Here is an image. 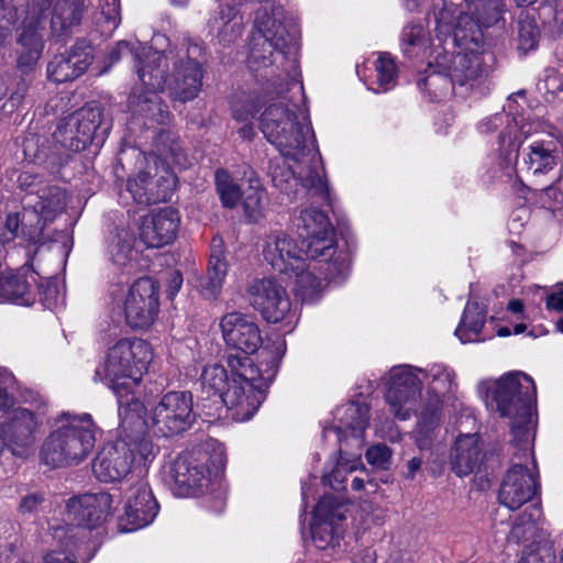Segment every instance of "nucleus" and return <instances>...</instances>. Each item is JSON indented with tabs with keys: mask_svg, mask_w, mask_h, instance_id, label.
I'll return each mask as SVG.
<instances>
[{
	"mask_svg": "<svg viewBox=\"0 0 563 563\" xmlns=\"http://www.w3.org/2000/svg\"><path fill=\"white\" fill-rule=\"evenodd\" d=\"M38 291L43 296L42 299L46 307L52 309L54 306H56L59 296L56 280L47 279L45 284H40Z\"/></svg>",
	"mask_w": 563,
	"mask_h": 563,
	"instance_id": "58",
	"label": "nucleus"
},
{
	"mask_svg": "<svg viewBox=\"0 0 563 563\" xmlns=\"http://www.w3.org/2000/svg\"><path fill=\"white\" fill-rule=\"evenodd\" d=\"M423 385H427L430 400L424 405L415 431L416 443L421 451L431 449L440 431L442 397L453 393L457 384L455 372L448 365L435 363L423 369Z\"/></svg>",
	"mask_w": 563,
	"mask_h": 563,
	"instance_id": "11",
	"label": "nucleus"
},
{
	"mask_svg": "<svg viewBox=\"0 0 563 563\" xmlns=\"http://www.w3.org/2000/svg\"><path fill=\"white\" fill-rule=\"evenodd\" d=\"M133 245V234L128 229H117L108 244V254L110 260L115 265L124 266L131 260Z\"/></svg>",
	"mask_w": 563,
	"mask_h": 563,
	"instance_id": "43",
	"label": "nucleus"
},
{
	"mask_svg": "<svg viewBox=\"0 0 563 563\" xmlns=\"http://www.w3.org/2000/svg\"><path fill=\"white\" fill-rule=\"evenodd\" d=\"M541 518L542 511L539 506L526 509L514 523L509 532L508 542L520 543L542 538L543 531L539 528Z\"/></svg>",
	"mask_w": 563,
	"mask_h": 563,
	"instance_id": "38",
	"label": "nucleus"
},
{
	"mask_svg": "<svg viewBox=\"0 0 563 563\" xmlns=\"http://www.w3.org/2000/svg\"><path fill=\"white\" fill-rule=\"evenodd\" d=\"M36 180H37V176L32 175L29 172L22 173L19 176V178H18V181H19L20 186L22 188H25V189H27V188L32 187L33 185H35Z\"/></svg>",
	"mask_w": 563,
	"mask_h": 563,
	"instance_id": "64",
	"label": "nucleus"
},
{
	"mask_svg": "<svg viewBox=\"0 0 563 563\" xmlns=\"http://www.w3.org/2000/svg\"><path fill=\"white\" fill-rule=\"evenodd\" d=\"M183 285V277L178 272H173L169 276V283L167 288V297L173 298Z\"/></svg>",
	"mask_w": 563,
	"mask_h": 563,
	"instance_id": "61",
	"label": "nucleus"
},
{
	"mask_svg": "<svg viewBox=\"0 0 563 563\" xmlns=\"http://www.w3.org/2000/svg\"><path fill=\"white\" fill-rule=\"evenodd\" d=\"M422 465V459L415 456L407 463L406 478L413 479L416 474L420 471Z\"/></svg>",
	"mask_w": 563,
	"mask_h": 563,
	"instance_id": "62",
	"label": "nucleus"
},
{
	"mask_svg": "<svg viewBox=\"0 0 563 563\" xmlns=\"http://www.w3.org/2000/svg\"><path fill=\"white\" fill-rule=\"evenodd\" d=\"M216 186L222 205L227 208H233L241 198V191L236 184L233 183L229 173L219 169L216 173Z\"/></svg>",
	"mask_w": 563,
	"mask_h": 563,
	"instance_id": "45",
	"label": "nucleus"
},
{
	"mask_svg": "<svg viewBox=\"0 0 563 563\" xmlns=\"http://www.w3.org/2000/svg\"><path fill=\"white\" fill-rule=\"evenodd\" d=\"M99 7L109 31L114 30L120 22V0H99Z\"/></svg>",
	"mask_w": 563,
	"mask_h": 563,
	"instance_id": "54",
	"label": "nucleus"
},
{
	"mask_svg": "<svg viewBox=\"0 0 563 563\" xmlns=\"http://www.w3.org/2000/svg\"><path fill=\"white\" fill-rule=\"evenodd\" d=\"M110 297L122 308L126 323L133 329H147L159 311L158 285L150 277L137 279L126 291L122 285H115Z\"/></svg>",
	"mask_w": 563,
	"mask_h": 563,
	"instance_id": "12",
	"label": "nucleus"
},
{
	"mask_svg": "<svg viewBox=\"0 0 563 563\" xmlns=\"http://www.w3.org/2000/svg\"><path fill=\"white\" fill-rule=\"evenodd\" d=\"M465 12H459L457 8L446 0H434L432 4V14L440 33L450 34L453 32L455 42V31L462 15H468L478 27H487L499 19V11L496 0H464Z\"/></svg>",
	"mask_w": 563,
	"mask_h": 563,
	"instance_id": "18",
	"label": "nucleus"
},
{
	"mask_svg": "<svg viewBox=\"0 0 563 563\" xmlns=\"http://www.w3.org/2000/svg\"><path fill=\"white\" fill-rule=\"evenodd\" d=\"M112 497L110 494L101 492L97 494H85L74 497L67 503V518L76 527L56 528L54 538L64 542L76 541L86 538L84 530H92L100 527L111 515Z\"/></svg>",
	"mask_w": 563,
	"mask_h": 563,
	"instance_id": "13",
	"label": "nucleus"
},
{
	"mask_svg": "<svg viewBox=\"0 0 563 563\" xmlns=\"http://www.w3.org/2000/svg\"><path fill=\"white\" fill-rule=\"evenodd\" d=\"M335 453L339 454V456L334 462H331L329 465L330 471L324 472L322 479L331 488L341 490L345 488L346 475L357 471L362 465V454H358L354 459L352 455L353 449L343 444H339V450H336Z\"/></svg>",
	"mask_w": 563,
	"mask_h": 563,
	"instance_id": "34",
	"label": "nucleus"
},
{
	"mask_svg": "<svg viewBox=\"0 0 563 563\" xmlns=\"http://www.w3.org/2000/svg\"><path fill=\"white\" fill-rule=\"evenodd\" d=\"M481 448L476 434L460 435L451 452V468L460 477L470 475L477 467Z\"/></svg>",
	"mask_w": 563,
	"mask_h": 563,
	"instance_id": "32",
	"label": "nucleus"
},
{
	"mask_svg": "<svg viewBox=\"0 0 563 563\" xmlns=\"http://www.w3.org/2000/svg\"><path fill=\"white\" fill-rule=\"evenodd\" d=\"M538 477L521 463H516L506 473L499 487L498 500L510 510H517L537 495Z\"/></svg>",
	"mask_w": 563,
	"mask_h": 563,
	"instance_id": "26",
	"label": "nucleus"
},
{
	"mask_svg": "<svg viewBox=\"0 0 563 563\" xmlns=\"http://www.w3.org/2000/svg\"><path fill=\"white\" fill-rule=\"evenodd\" d=\"M220 327L227 345L243 354H228V368L220 364L207 365L201 373V385L220 397L233 420L246 421L264 399L260 369L249 356L261 346V332L257 324L241 312L224 314Z\"/></svg>",
	"mask_w": 563,
	"mask_h": 563,
	"instance_id": "2",
	"label": "nucleus"
},
{
	"mask_svg": "<svg viewBox=\"0 0 563 563\" xmlns=\"http://www.w3.org/2000/svg\"><path fill=\"white\" fill-rule=\"evenodd\" d=\"M155 150L150 155L139 153L140 163L152 161L158 170L161 164L162 175L153 179L150 172H140L128 179V191L139 205H151L166 201L170 198L176 185L174 167H185V155L178 143L177 136L169 130H162L155 137Z\"/></svg>",
	"mask_w": 563,
	"mask_h": 563,
	"instance_id": "4",
	"label": "nucleus"
},
{
	"mask_svg": "<svg viewBox=\"0 0 563 563\" xmlns=\"http://www.w3.org/2000/svg\"><path fill=\"white\" fill-rule=\"evenodd\" d=\"M422 373V368L406 364L389 371L385 400L397 419L407 420L416 412L423 387Z\"/></svg>",
	"mask_w": 563,
	"mask_h": 563,
	"instance_id": "15",
	"label": "nucleus"
},
{
	"mask_svg": "<svg viewBox=\"0 0 563 563\" xmlns=\"http://www.w3.org/2000/svg\"><path fill=\"white\" fill-rule=\"evenodd\" d=\"M101 109L85 107L68 115L57 126L55 139L65 147L79 152L87 147L101 124Z\"/></svg>",
	"mask_w": 563,
	"mask_h": 563,
	"instance_id": "24",
	"label": "nucleus"
},
{
	"mask_svg": "<svg viewBox=\"0 0 563 563\" xmlns=\"http://www.w3.org/2000/svg\"><path fill=\"white\" fill-rule=\"evenodd\" d=\"M65 203V191L57 186H49L41 189L38 200L34 203L33 209L46 224L64 210Z\"/></svg>",
	"mask_w": 563,
	"mask_h": 563,
	"instance_id": "39",
	"label": "nucleus"
},
{
	"mask_svg": "<svg viewBox=\"0 0 563 563\" xmlns=\"http://www.w3.org/2000/svg\"><path fill=\"white\" fill-rule=\"evenodd\" d=\"M131 394L123 391L121 396H117L120 419L119 428L121 430L119 439H128L129 441L146 438L144 435L146 424L144 420V406L134 397L124 400Z\"/></svg>",
	"mask_w": 563,
	"mask_h": 563,
	"instance_id": "31",
	"label": "nucleus"
},
{
	"mask_svg": "<svg viewBox=\"0 0 563 563\" xmlns=\"http://www.w3.org/2000/svg\"><path fill=\"white\" fill-rule=\"evenodd\" d=\"M42 500V496L37 494L27 495L22 499L20 510L22 512H33L37 509Z\"/></svg>",
	"mask_w": 563,
	"mask_h": 563,
	"instance_id": "59",
	"label": "nucleus"
},
{
	"mask_svg": "<svg viewBox=\"0 0 563 563\" xmlns=\"http://www.w3.org/2000/svg\"><path fill=\"white\" fill-rule=\"evenodd\" d=\"M486 320V310L477 302L468 300L464 309L455 335L462 343L478 342L481 331Z\"/></svg>",
	"mask_w": 563,
	"mask_h": 563,
	"instance_id": "36",
	"label": "nucleus"
},
{
	"mask_svg": "<svg viewBox=\"0 0 563 563\" xmlns=\"http://www.w3.org/2000/svg\"><path fill=\"white\" fill-rule=\"evenodd\" d=\"M343 505L331 495L323 496L313 510L311 536L319 549L334 547L339 542V522L345 519Z\"/></svg>",
	"mask_w": 563,
	"mask_h": 563,
	"instance_id": "25",
	"label": "nucleus"
},
{
	"mask_svg": "<svg viewBox=\"0 0 563 563\" xmlns=\"http://www.w3.org/2000/svg\"><path fill=\"white\" fill-rule=\"evenodd\" d=\"M153 358L151 345L141 339L124 338L109 347L95 372L96 382L106 383L117 396L133 393Z\"/></svg>",
	"mask_w": 563,
	"mask_h": 563,
	"instance_id": "7",
	"label": "nucleus"
},
{
	"mask_svg": "<svg viewBox=\"0 0 563 563\" xmlns=\"http://www.w3.org/2000/svg\"><path fill=\"white\" fill-rule=\"evenodd\" d=\"M485 390L486 405L495 407L501 418L508 419L511 443L522 457L532 456V444L537 431V386L523 372L506 373L496 380L481 384Z\"/></svg>",
	"mask_w": 563,
	"mask_h": 563,
	"instance_id": "3",
	"label": "nucleus"
},
{
	"mask_svg": "<svg viewBox=\"0 0 563 563\" xmlns=\"http://www.w3.org/2000/svg\"><path fill=\"white\" fill-rule=\"evenodd\" d=\"M376 80L383 91L395 86L397 68L395 60L388 54H380L375 63Z\"/></svg>",
	"mask_w": 563,
	"mask_h": 563,
	"instance_id": "47",
	"label": "nucleus"
},
{
	"mask_svg": "<svg viewBox=\"0 0 563 563\" xmlns=\"http://www.w3.org/2000/svg\"><path fill=\"white\" fill-rule=\"evenodd\" d=\"M36 283L35 273H30L29 276L8 275L0 276V299L12 301L23 306H30L34 301V296L31 291V283Z\"/></svg>",
	"mask_w": 563,
	"mask_h": 563,
	"instance_id": "35",
	"label": "nucleus"
},
{
	"mask_svg": "<svg viewBox=\"0 0 563 563\" xmlns=\"http://www.w3.org/2000/svg\"><path fill=\"white\" fill-rule=\"evenodd\" d=\"M252 306L262 314L268 323H277L282 320L279 308V283L275 278L256 280L250 287Z\"/></svg>",
	"mask_w": 563,
	"mask_h": 563,
	"instance_id": "30",
	"label": "nucleus"
},
{
	"mask_svg": "<svg viewBox=\"0 0 563 563\" xmlns=\"http://www.w3.org/2000/svg\"><path fill=\"white\" fill-rule=\"evenodd\" d=\"M146 60L136 54L139 60L137 75L147 90L134 91L129 98V110L133 119L142 120L147 128L155 124H166L169 120L167 107L163 104L158 95L166 84V58L157 51L144 48Z\"/></svg>",
	"mask_w": 563,
	"mask_h": 563,
	"instance_id": "9",
	"label": "nucleus"
},
{
	"mask_svg": "<svg viewBox=\"0 0 563 563\" xmlns=\"http://www.w3.org/2000/svg\"><path fill=\"white\" fill-rule=\"evenodd\" d=\"M426 32L421 24H408L401 32V45L406 54L410 47L420 46L424 43Z\"/></svg>",
	"mask_w": 563,
	"mask_h": 563,
	"instance_id": "51",
	"label": "nucleus"
},
{
	"mask_svg": "<svg viewBox=\"0 0 563 563\" xmlns=\"http://www.w3.org/2000/svg\"><path fill=\"white\" fill-rule=\"evenodd\" d=\"M1 424L8 449L14 456L27 459L34 453L36 432L42 424L38 415L27 408H13Z\"/></svg>",
	"mask_w": 563,
	"mask_h": 563,
	"instance_id": "20",
	"label": "nucleus"
},
{
	"mask_svg": "<svg viewBox=\"0 0 563 563\" xmlns=\"http://www.w3.org/2000/svg\"><path fill=\"white\" fill-rule=\"evenodd\" d=\"M455 43L464 47L463 53H457L445 65V57L439 65L443 71H448L453 89L462 97L479 86L488 76L495 60L492 52L484 45L482 30L468 15H462L455 31Z\"/></svg>",
	"mask_w": 563,
	"mask_h": 563,
	"instance_id": "5",
	"label": "nucleus"
},
{
	"mask_svg": "<svg viewBox=\"0 0 563 563\" xmlns=\"http://www.w3.org/2000/svg\"><path fill=\"white\" fill-rule=\"evenodd\" d=\"M180 223L179 213L172 207L153 210L140 224V239L147 247H162L174 241Z\"/></svg>",
	"mask_w": 563,
	"mask_h": 563,
	"instance_id": "27",
	"label": "nucleus"
},
{
	"mask_svg": "<svg viewBox=\"0 0 563 563\" xmlns=\"http://www.w3.org/2000/svg\"><path fill=\"white\" fill-rule=\"evenodd\" d=\"M154 457V446L150 438L133 441L118 439L102 446L93 460L92 471L101 482H117L124 478L133 465L140 467L142 474Z\"/></svg>",
	"mask_w": 563,
	"mask_h": 563,
	"instance_id": "10",
	"label": "nucleus"
},
{
	"mask_svg": "<svg viewBox=\"0 0 563 563\" xmlns=\"http://www.w3.org/2000/svg\"><path fill=\"white\" fill-rule=\"evenodd\" d=\"M262 195L257 187L251 186L250 192L243 199V208L250 220H256L261 213Z\"/></svg>",
	"mask_w": 563,
	"mask_h": 563,
	"instance_id": "56",
	"label": "nucleus"
},
{
	"mask_svg": "<svg viewBox=\"0 0 563 563\" xmlns=\"http://www.w3.org/2000/svg\"><path fill=\"white\" fill-rule=\"evenodd\" d=\"M157 512L158 504L148 483L144 478H140L124 493L123 512L119 516V528L124 532L142 529L153 522Z\"/></svg>",
	"mask_w": 563,
	"mask_h": 563,
	"instance_id": "19",
	"label": "nucleus"
},
{
	"mask_svg": "<svg viewBox=\"0 0 563 563\" xmlns=\"http://www.w3.org/2000/svg\"><path fill=\"white\" fill-rule=\"evenodd\" d=\"M367 462L377 468H387L389 465L391 452L385 444H376L366 451Z\"/></svg>",
	"mask_w": 563,
	"mask_h": 563,
	"instance_id": "52",
	"label": "nucleus"
},
{
	"mask_svg": "<svg viewBox=\"0 0 563 563\" xmlns=\"http://www.w3.org/2000/svg\"><path fill=\"white\" fill-rule=\"evenodd\" d=\"M298 241L309 239L334 229L328 216L318 209L307 208L300 212L296 223Z\"/></svg>",
	"mask_w": 563,
	"mask_h": 563,
	"instance_id": "42",
	"label": "nucleus"
},
{
	"mask_svg": "<svg viewBox=\"0 0 563 563\" xmlns=\"http://www.w3.org/2000/svg\"><path fill=\"white\" fill-rule=\"evenodd\" d=\"M228 271L221 250V241L213 240L207 275L201 278L198 288L206 299H214L223 285Z\"/></svg>",
	"mask_w": 563,
	"mask_h": 563,
	"instance_id": "33",
	"label": "nucleus"
},
{
	"mask_svg": "<svg viewBox=\"0 0 563 563\" xmlns=\"http://www.w3.org/2000/svg\"><path fill=\"white\" fill-rule=\"evenodd\" d=\"M225 462V448L214 439H209L178 456L170 466L176 494L183 497L202 494L224 467Z\"/></svg>",
	"mask_w": 563,
	"mask_h": 563,
	"instance_id": "8",
	"label": "nucleus"
},
{
	"mask_svg": "<svg viewBox=\"0 0 563 563\" xmlns=\"http://www.w3.org/2000/svg\"><path fill=\"white\" fill-rule=\"evenodd\" d=\"M279 99V91H276L274 96L269 98L272 103L267 104L261 114L260 126L266 140L274 145L278 152H282V134L279 131L282 110ZM267 102L268 100L265 99V103Z\"/></svg>",
	"mask_w": 563,
	"mask_h": 563,
	"instance_id": "41",
	"label": "nucleus"
},
{
	"mask_svg": "<svg viewBox=\"0 0 563 563\" xmlns=\"http://www.w3.org/2000/svg\"><path fill=\"white\" fill-rule=\"evenodd\" d=\"M561 161L558 141L551 136L534 140L527 147L523 162L536 179L551 173Z\"/></svg>",
	"mask_w": 563,
	"mask_h": 563,
	"instance_id": "29",
	"label": "nucleus"
},
{
	"mask_svg": "<svg viewBox=\"0 0 563 563\" xmlns=\"http://www.w3.org/2000/svg\"><path fill=\"white\" fill-rule=\"evenodd\" d=\"M441 73H431L427 76L421 82L420 86H423L426 90L429 91L430 96L433 97L434 100L440 101L450 93H457V89L452 88L451 78L448 76V71Z\"/></svg>",
	"mask_w": 563,
	"mask_h": 563,
	"instance_id": "46",
	"label": "nucleus"
},
{
	"mask_svg": "<svg viewBox=\"0 0 563 563\" xmlns=\"http://www.w3.org/2000/svg\"><path fill=\"white\" fill-rule=\"evenodd\" d=\"M97 432L89 413L62 412L42 443L40 459L52 467L78 464L92 452Z\"/></svg>",
	"mask_w": 563,
	"mask_h": 563,
	"instance_id": "6",
	"label": "nucleus"
},
{
	"mask_svg": "<svg viewBox=\"0 0 563 563\" xmlns=\"http://www.w3.org/2000/svg\"><path fill=\"white\" fill-rule=\"evenodd\" d=\"M555 551L550 542L538 543L534 550L526 549L518 563H554Z\"/></svg>",
	"mask_w": 563,
	"mask_h": 563,
	"instance_id": "49",
	"label": "nucleus"
},
{
	"mask_svg": "<svg viewBox=\"0 0 563 563\" xmlns=\"http://www.w3.org/2000/svg\"><path fill=\"white\" fill-rule=\"evenodd\" d=\"M539 89L544 92L548 101H563V74L553 68L547 69Z\"/></svg>",
	"mask_w": 563,
	"mask_h": 563,
	"instance_id": "48",
	"label": "nucleus"
},
{
	"mask_svg": "<svg viewBox=\"0 0 563 563\" xmlns=\"http://www.w3.org/2000/svg\"><path fill=\"white\" fill-rule=\"evenodd\" d=\"M82 15L81 0H56L51 11V29L60 35L77 25Z\"/></svg>",
	"mask_w": 563,
	"mask_h": 563,
	"instance_id": "37",
	"label": "nucleus"
},
{
	"mask_svg": "<svg viewBox=\"0 0 563 563\" xmlns=\"http://www.w3.org/2000/svg\"><path fill=\"white\" fill-rule=\"evenodd\" d=\"M300 27L295 18L284 16V46L292 56L287 88H284V177L286 172L299 184L309 199L332 205L321 154L316 144L309 119L307 99L300 79L297 55L300 49Z\"/></svg>",
	"mask_w": 563,
	"mask_h": 563,
	"instance_id": "1",
	"label": "nucleus"
},
{
	"mask_svg": "<svg viewBox=\"0 0 563 563\" xmlns=\"http://www.w3.org/2000/svg\"><path fill=\"white\" fill-rule=\"evenodd\" d=\"M154 433L172 437L188 430L195 421L192 395L189 391H168L151 409Z\"/></svg>",
	"mask_w": 563,
	"mask_h": 563,
	"instance_id": "16",
	"label": "nucleus"
},
{
	"mask_svg": "<svg viewBox=\"0 0 563 563\" xmlns=\"http://www.w3.org/2000/svg\"><path fill=\"white\" fill-rule=\"evenodd\" d=\"M540 122L525 121L523 118L510 117L508 113H496L481 123L483 133L496 132L498 135L499 151L506 158L517 157L518 150L525 139L541 130Z\"/></svg>",
	"mask_w": 563,
	"mask_h": 563,
	"instance_id": "23",
	"label": "nucleus"
},
{
	"mask_svg": "<svg viewBox=\"0 0 563 563\" xmlns=\"http://www.w3.org/2000/svg\"><path fill=\"white\" fill-rule=\"evenodd\" d=\"M562 179L559 178L550 186L541 189L540 199L548 208H555L563 203V189L561 187Z\"/></svg>",
	"mask_w": 563,
	"mask_h": 563,
	"instance_id": "53",
	"label": "nucleus"
},
{
	"mask_svg": "<svg viewBox=\"0 0 563 563\" xmlns=\"http://www.w3.org/2000/svg\"><path fill=\"white\" fill-rule=\"evenodd\" d=\"M299 252L307 257L317 260L324 257L325 265L328 260L332 258L336 253V235L335 230L331 229L329 232L319 233L316 236L298 241Z\"/></svg>",
	"mask_w": 563,
	"mask_h": 563,
	"instance_id": "40",
	"label": "nucleus"
},
{
	"mask_svg": "<svg viewBox=\"0 0 563 563\" xmlns=\"http://www.w3.org/2000/svg\"><path fill=\"white\" fill-rule=\"evenodd\" d=\"M263 256L272 267H278L282 264V250L279 247L278 234L267 238L263 249Z\"/></svg>",
	"mask_w": 563,
	"mask_h": 563,
	"instance_id": "55",
	"label": "nucleus"
},
{
	"mask_svg": "<svg viewBox=\"0 0 563 563\" xmlns=\"http://www.w3.org/2000/svg\"><path fill=\"white\" fill-rule=\"evenodd\" d=\"M92 59L91 45L86 41H79L68 55L59 54L49 62L47 76L57 84L74 80L87 70Z\"/></svg>",
	"mask_w": 563,
	"mask_h": 563,
	"instance_id": "28",
	"label": "nucleus"
},
{
	"mask_svg": "<svg viewBox=\"0 0 563 563\" xmlns=\"http://www.w3.org/2000/svg\"><path fill=\"white\" fill-rule=\"evenodd\" d=\"M540 32L536 21L528 13L521 12L518 21V49L528 53L534 49L539 42Z\"/></svg>",
	"mask_w": 563,
	"mask_h": 563,
	"instance_id": "44",
	"label": "nucleus"
},
{
	"mask_svg": "<svg viewBox=\"0 0 563 563\" xmlns=\"http://www.w3.org/2000/svg\"><path fill=\"white\" fill-rule=\"evenodd\" d=\"M51 7L49 0H41L29 10L19 37L21 46L18 56V67L23 73L33 69L43 52V31L46 15L44 11Z\"/></svg>",
	"mask_w": 563,
	"mask_h": 563,
	"instance_id": "22",
	"label": "nucleus"
},
{
	"mask_svg": "<svg viewBox=\"0 0 563 563\" xmlns=\"http://www.w3.org/2000/svg\"><path fill=\"white\" fill-rule=\"evenodd\" d=\"M376 554L373 550L366 549L360 555L355 556L353 563H375Z\"/></svg>",
	"mask_w": 563,
	"mask_h": 563,
	"instance_id": "63",
	"label": "nucleus"
},
{
	"mask_svg": "<svg viewBox=\"0 0 563 563\" xmlns=\"http://www.w3.org/2000/svg\"><path fill=\"white\" fill-rule=\"evenodd\" d=\"M64 550H53L43 559V563H75L74 559L77 558V542L68 541L64 538V542L59 541Z\"/></svg>",
	"mask_w": 563,
	"mask_h": 563,
	"instance_id": "50",
	"label": "nucleus"
},
{
	"mask_svg": "<svg viewBox=\"0 0 563 563\" xmlns=\"http://www.w3.org/2000/svg\"><path fill=\"white\" fill-rule=\"evenodd\" d=\"M547 308L559 312L563 311V291H555L547 296Z\"/></svg>",
	"mask_w": 563,
	"mask_h": 563,
	"instance_id": "60",
	"label": "nucleus"
},
{
	"mask_svg": "<svg viewBox=\"0 0 563 563\" xmlns=\"http://www.w3.org/2000/svg\"><path fill=\"white\" fill-rule=\"evenodd\" d=\"M144 48H150L151 51H154L152 47L141 46L134 52V48L131 46V44L129 42L121 41V42L117 43L115 47L110 53L111 62L112 63L118 62L122 55L131 53L134 56L135 67L137 68L139 60L136 58V54H139L143 60H146V58L143 54Z\"/></svg>",
	"mask_w": 563,
	"mask_h": 563,
	"instance_id": "57",
	"label": "nucleus"
},
{
	"mask_svg": "<svg viewBox=\"0 0 563 563\" xmlns=\"http://www.w3.org/2000/svg\"><path fill=\"white\" fill-rule=\"evenodd\" d=\"M346 271L347 264L341 256H336L332 263H328L324 269L317 267L314 263L307 264L301 257L284 264V275L294 279L295 296L302 302H312L322 291L325 282L335 280Z\"/></svg>",
	"mask_w": 563,
	"mask_h": 563,
	"instance_id": "14",
	"label": "nucleus"
},
{
	"mask_svg": "<svg viewBox=\"0 0 563 563\" xmlns=\"http://www.w3.org/2000/svg\"><path fill=\"white\" fill-rule=\"evenodd\" d=\"M169 66L173 65L170 78L166 77L165 87L168 88L170 96L181 102L194 100L201 90L202 86V68L198 62L190 58L187 52H178L168 55L161 53ZM169 70L167 68L166 73Z\"/></svg>",
	"mask_w": 563,
	"mask_h": 563,
	"instance_id": "21",
	"label": "nucleus"
},
{
	"mask_svg": "<svg viewBox=\"0 0 563 563\" xmlns=\"http://www.w3.org/2000/svg\"><path fill=\"white\" fill-rule=\"evenodd\" d=\"M333 419V426L323 429V439L353 449L354 457L362 454L365 430L369 424L368 406L364 402L350 401L335 409Z\"/></svg>",
	"mask_w": 563,
	"mask_h": 563,
	"instance_id": "17",
	"label": "nucleus"
}]
</instances>
